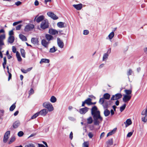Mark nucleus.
<instances>
[{
	"mask_svg": "<svg viewBox=\"0 0 147 147\" xmlns=\"http://www.w3.org/2000/svg\"><path fill=\"white\" fill-rule=\"evenodd\" d=\"M124 92L126 94V95H129L131 94L132 92V91L131 90H124Z\"/></svg>",
	"mask_w": 147,
	"mask_h": 147,
	"instance_id": "nucleus-35",
	"label": "nucleus"
},
{
	"mask_svg": "<svg viewBox=\"0 0 147 147\" xmlns=\"http://www.w3.org/2000/svg\"><path fill=\"white\" fill-rule=\"evenodd\" d=\"M15 140H16V138L14 136L12 137L11 138L9 142V144H11L12 142H13L14 141H15Z\"/></svg>",
	"mask_w": 147,
	"mask_h": 147,
	"instance_id": "nucleus-39",
	"label": "nucleus"
},
{
	"mask_svg": "<svg viewBox=\"0 0 147 147\" xmlns=\"http://www.w3.org/2000/svg\"><path fill=\"white\" fill-rule=\"evenodd\" d=\"M45 37L46 39L48 41L53 40V37L52 35L49 34H46Z\"/></svg>",
	"mask_w": 147,
	"mask_h": 147,
	"instance_id": "nucleus-20",
	"label": "nucleus"
},
{
	"mask_svg": "<svg viewBox=\"0 0 147 147\" xmlns=\"http://www.w3.org/2000/svg\"><path fill=\"white\" fill-rule=\"evenodd\" d=\"M110 94L108 93L105 94L103 95V98L105 99H109L110 98Z\"/></svg>",
	"mask_w": 147,
	"mask_h": 147,
	"instance_id": "nucleus-27",
	"label": "nucleus"
},
{
	"mask_svg": "<svg viewBox=\"0 0 147 147\" xmlns=\"http://www.w3.org/2000/svg\"><path fill=\"white\" fill-rule=\"evenodd\" d=\"M22 3L20 1H18L15 3V5H16L17 6H18L22 4Z\"/></svg>",
	"mask_w": 147,
	"mask_h": 147,
	"instance_id": "nucleus-50",
	"label": "nucleus"
},
{
	"mask_svg": "<svg viewBox=\"0 0 147 147\" xmlns=\"http://www.w3.org/2000/svg\"><path fill=\"white\" fill-rule=\"evenodd\" d=\"M10 133V131H8L5 133L3 140V141L4 143H5L7 141L9 138L8 136L9 135Z\"/></svg>",
	"mask_w": 147,
	"mask_h": 147,
	"instance_id": "nucleus-7",
	"label": "nucleus"
},
{
	"mask_svg": "<svg viewBox=\"0 0 147 147\" xmlns=\"http://www.w3.org/2000/svg\"><path fill=\"white\" fill-rule=\"evenodd\" d=\"M114 35L115 34L113 32H111L109 34L108 36L110 40L114 36Z\"/></svg>",
	"mask_w": 147,
	"mask_h": 147,
	"instance_id": "nucleus-31",
	"label": "nucleus"
},
{
	"mask_svg": "<svg viewBox=\"0 0 147 147\" xmlns=\"http://www.w3.org/2000/svg\"><path fill=\"white\" fill-rule=\"evenodd\" d=\"M133 132H129L128 133L127 135V137H130L132 135Z\"/></svg>",
	"mask_w": 147,
	"mask_h": 147,
	"instance_id": "nucleus-57",
	"label": "nucleus"
},
{
	"mask_svg": "<svg viewBox=\"0 0 147 147\" xmlns=\"http://www.w3.org/2000/svg\"><path fill=\"white\" fill-rule=\"evenodd\" d=\"M24 134L23 132L22 131H20L18 132V135L19 137H22L23 135Z\"/></svg>",
	"mask_w": 147,
	"mask_h": 147,
	"instance_id": "nucleus-44",
	"label": "nucleus"
},
{
	"mask_svg": "<svg viewBox=\"0 0 147 147\" xmlns=\"http://www.w3.org/2000/svg\"><path fill=\"white\" fill-rule=\"evenodd\" d=\"M146 117H145V116H144V117H142V121L144 123L146 122V120H145V118Z\"/></svg>",
	"mask_w": 147,
	"mask_h": 147,
	"instance_id": "nucleus-58",
	"label": "nucleus"
},
{
	"mask_svg": "<svg viewBox=\"0 0 147 147\" xmlns=\"http://www.w3.org/2000/svg\"><path fill=\"white\" fill-rule=\"evenodd\" d=\"M89 33V31L88 30H85L83 31V34L84 35H87Z\"/></svg>",
	"mask_w": 147,
	"mask_h": 147,
	"instance_id": "nucleus-49",
	"label": "nucleus"
},
{
	"mask_svg": "<svg viewBox=\"0 0 147 147\" xmlns=\"http://www.w3.org/2000/svg\"><path fill=\"white\" fill-rule=\"evenodd\" d=\"M20 52L21 53V54L22 56L24 58L25 57V50L23 49H20Z\"/></svg>",
	"mask_w": 147,
	"mask_h": 147,
	"instance_id": "nucleus-30",
	"label": "nucleus"
},
{
	"mask_svg": "<svg viewBox=\"0 0 147 147\" xmlns=\"http://www.w3.org/2000/svg\"><path fill=\"white\" fill-rule=\"evenodd\" d=\"M92 101V99L90 98H88L84 101L83 102L82 105V107H84L85 104H87L88 105H90V103Z\"/></svg>",
	"mask_w": 147,
	"mask_h": 147,
	"instance_id": "nucleus-9",
	"label": "nucleus"
},
{
	"mask_svg": "<svg viewBox=\"0 0 147 147\" xmlns=\"http://www.w3.org/2000/svg\"><path fill=\"white\" fill-rule=\"evenodd\" d=\"M38 15L36 16L34 19V21H36L37 23H39L42 21H43L44 19L45 16L43 15H41L38 17Z\"/></svg>",
	"mask_w": 147,
	"mask_h": 147,
	"instance_id": "nucleus-4",
	"label": "nucleus"
},
{
	"mask_svg": "<svg viewBox=\"0 0 147 147\" xmlns=\"http://www.w3.org/2000/svg\"><path fill=\"white\" fill-rule=\"evenodd\" d=\"M7 72L9 74V77H8V81H9L11 78V74L9 71L8 70Z\"/></svg>",
	"mask_w": 147,
	"mask_h": 147,
	"instance_id": "nucleus-54",
	"label": "nucleus"
},
{
	"mask_svg": "<svg viewBox=\"0 0 147 147\" xmlns=\"http://www.w3.org/2000/svg\"><path fill=\"white\" fill-rule=\"evenodd\" d=\"M49 27L48 21L47 19L44 20L40 24V27L43 29H45Z\"/></svg>",
	"mask_w": 147,
	"mask_h": 147,
	"instance_id": "nucleus-3",
	"label": "nucleus"
},
{
	"mask_svg": "<svg viewBox=\"0 0 147 147\" xmlns=\"http://www.w3.org/2000/svg\"><path fill=\"white\" fill-rule=\"evenodd\" d=\"M39 115L38 112H37L34 114V115H32L31 117V119H34L36 118L37 116H38Z\"/></svg>",
	"mask_w": 147,
	"mask_h": 147,
	"instance_id": "nucleus-42",
	"label": "nucleus"
},
{
	"mask_svg": "<svg viewBox=\"0 0 147 147\" xmlns=\"http://www.w3.org/2000/svg\"><path fill=\"white\" fill-rule=\"evenodd\" d=\"M132 71L131 69H129V71L127 72V75L128 76L131 75L132 74Z\"/></svg>",
	"mask_w": 147,
	"mask_h": 147,
	"instance_id": "nucleus-46",
	"label": "nucleus"
},
{
	"mask_svg": "<svg viewBox=\"0 0 147 147\" xmlns=\"http://www.w3.org/2000/svg\"><path fill=\"white\" fill-rule=\"evenodd\" d=\"M110 114V111L107 109L104 110V114L105 117L108 116Z\"/></svg>",
	"mask_w": 147,
	"mask_h": 147,
	"instance_id": "nucleus-23",
	"label": "nucleus"
},
{
	"mask_svg": "<svg viewBox=\"0 0 147 147\" xmlns=\"http://www.w3.org/2000/svg\"><path fill=\"white\" fill-rule=\"evenodd\" d=\"M113 143V140L112 138L109 139L106 142L107 145V147H110V146L112 145Z\"/></svg>",
	"mask_w": 147,
	"mask_h": 147,
	"instance_id": "nucleus-17",
	"label": "nucleus"
},
{
	"mask_svg": "<svg viewBox=\"0 0 147 147\" xmlns=\"http://www.w3.org/2000/svg\"><path fill=\"white\" fill-rule=\"evenodd\" d=\"M47 15L54 20H56L58 18V17L52 12H48L47 13Z\"/></svg>",
	"mask_w": 147,
	"mask_h": 147,
	"instance_id": "nucleus-8",
	"label": "nucleus"
},
{
	"mask_svg": "<svg viewBox=\"0 0 147 147\" xmlns=\"http://www.w3.org/2000/svg\"><path fill=\"white\" fill-rule=\"evenodd\" d=\"M141 114L142 115H144V116H145V117H147V109H146L145 110H144L142 112Z\"/></svg>",
	"mask_w": 147,
	"mask_h": 147,
	"instance_id": "nucleus-34",
	"label": "nucleus"
},
{
	"mask_svg": "<svg viewBox=\"0 0 147 147\" xmlns=\"http://www.w3.org/2000/svg\"><path fill=\"white\" fill-rule=\"evenodd\" d=\"M31 42L34 45H38V41L37 38H32L31 39Z\"/></svg>",
	"mask_w": 147,
	"mask_h": 147,
	"instance_id": "nucleus-19",
	"label": "nucleus"
},
{
	"mask_svg": "<svg viewBox=\"0 0 147 147\" xmlns=\"http://www.w3.org/2000/svg\"><path fill=\"white\" fill-rule=\"evenodd\" d=\"M122 95L121 93H117L113 95L111 98V100H118L121 98Z\"/></svg>",
	"mask_w": 147,
	"mask_h": 147,
	"instance_id": "nucleus-5",
	"label": "nucleus"
},
{
	"mask_svg": "<svg viewBox=\"0 0 147 147\" xmlns=\"http://www.w3.org/2000/svg\"><path fill=\"white\" fill-rule=\"evenodd\" d=\"M91 114L94 119V123L95 125H98L103 120L102 117L100 115V112L98 110L97 107L94 106L91 109Z\"/></svg>",
	"mask_w": 147,
	"mask_h": 147,
	"instance_id": "nucleus-1",
	"label": "nucleus"
},
{
	"mask_svg": "<svg viewBox=\"0 0 147 147\" xmlns=\"http://www.w3.org/2000/svg\"><path fill=\"white\" fill-rule=\"evenodd\" d=\"M49 60L48 59H41L40 63H49Z\"/></svg>",
	"mask_w": 147,
	"mask_h": 147,
	"instance_id": "nucleus-26",
	"label": "nucleus"
},
{
	"mask_svg": "<svg viewBox=\"0 0 147 147\" xmlns=\"http://www.w3.org/2000/svg\"><path fill=\"white\" fill-rule=\"evenodd\" d=\"M102 106L104 109H107L108 106V102L107 101H105L102 104Z\"/></svg>",
	"mask_w": 147,
	"mask_h": 147,
	"instance_id": "nucleus-29",
	"label": "nucleus"
},
{
	"mask_svg": "<svg viewBox=\"0 0 147 147\" xmlns=\"http://www.w3.org/2000/svg\"><path fill=\"white\" fill-rule=\"evenodd\" d=\"M124 123H126L127 125H131L132 123V122L131 120L130 119H127L126 121L124 122Z\"/></svg>",
	"mask_w": 147,
	"mask_h": 147,
	"instance_id": "nucleus-32",
	"label": "nucleus"
},
{
	"mask_svg": "<svg viewBox=\"0 0 147 147\" xmlns=\"http://www.w3.org/2000/svg\"><path fill=\"white\" fill-rule=\"evenodd\" d=\"M4 62L3 63V65H6L7 63V60L6 57H5L3 58Z\"/></svg>",
	"mask_w": 147,
	"mask_h": 147,
	"instance_id": "nucleus-59",
	"label": "nucleus"
},
{
	"mask_svg": "<svg viewBox=\"0 0 147 147\" xmlns=\"http://www.w3.org/2000/svg\"><path fill=\"white\" fill-rule=\"evenodd\" d=\"M57 26L60 28H65L66 27V24L63 22H59L57 24Z\"/></svg>",
	"mask_w": 147,
	"mask_h": 147,
	"instance_id": "nucleus-16",
	"label": "nucleus"
},
{
	"mask_svg": "<svg viewBox=\"0 0 147 147\" xmlns=\"http://www.w3.org/2000/svg\"><path fill=\"white\" fill-rule=\"evenodd\" d=\"M73 6L76 9L79 10L81 9L82 8V5L81 3L77 5H73Z\"/></svg>",
	"mask_w": 147,
	"mask_h": 147,
	"instance_id": "nucleus-18",
	"label": "nucleus"
},
{
	"mask_svg": "<svg viewBox=\"0 0 147 147\" xmlns=\"http://www.w3.org/2000/svg\"><path fill=\"white\" fill-rule=\"evenodd\" d=\"M34 93V90L32 88H31L29 92V95L33 94Z\"/></svg>",
	"mask_w": 147,
	"mask_h": 147,
	"instance_id": "nucleus-45",
	"label": "nucleus"
},
{
	"mask_svg": "<svg viewBox=\"0 0 147 147\" xmlns=\"http://www.w3.org/2000/svg\"><path fill=\"white\" fill-rule=\"evenodd\" d=\"M16 108L15 103L13 104L10 107L9 110L13 111Z\"/></svg>",
	"mask_w": 147,
	"mask_h": 147,
	"instance_id": "nucleus-37",
	"label": "nucleus"
},
{
	"mask_svg": "<svg viewBox=\"0 0 147 147\" xmlns=\"http://www.w3.org/2000/svg\"><path fill=\"white\" fill-rule=\"evenodd\" d=\"M73 134L72 132V131L70 133V134H69V138L71 140H72L73 139Z\"/></svg>",
	"mask_w": 147,
	"mask_h": 147,
	"instance_id": "nucleus-55",
	"label": "nucleus"
},
{
	"mask_svg": "<svg viewBox=\"0 0 147 147\" xmlns=\"http://www.w3.org/2000/svg\"><path fill=\"white\" fill-rule=\"evenodd\" d=\"M113 134H114V130H113L111 131L108 133L107 135V137L111 136Z\"/></svg>",
	"mask_w": 147,
	"mask_h": 147,
	"instance_id": "nucleus-48",
	"label": "nucleus"
},
{
	"mask_svg": "<svg viewBox=\"0 0 147 147\" xmlns=\"http://www.w3.org/2000/svg\"><path fill=\"white\" fill-rule=\"evenodd\" d=\"M108 54L107 53H105L103 56L102 60L103 61L105 60V59L107 58L108 56Z\"/></svg>",
	"mask_w": 147,
	"mask_h": 147,
	"instance_id": "nucleus-43",
	"label": "nucleus"
},
{
	"mask_svg": "<svg viewBox=\"0 0 147 147\" xmlns=\"http://www.w3.org/2000/svg\"><path fill=\"white\" fill-rule=\"evenodd\" d=\"M21 71L22 72L25 74L27 72V70H25L24 69H21Z\"/></svg>",
	"mask_w": 147,
	"mask_h": 147,
	"instance_id": "nucleus-62",
	"label": "nucleus"
},
{
	"mask_svg": "<svg viewBox=\"0 0 147 147\" xmlns=\"http://www.w3.org/2000/svg\"><path fill=\"white\" fill-rule=\"evenodd\" d=\"M5 38V35L4 34L1 35L0 36V40H2L4 39Z\"/></svg>",
	"mask_w": 147,
	"mask_h": 147,
	"instance_id": "nucleus-47",
	"label": "nucleus"
},
{
	"mask_svg": "<svg viewBox=\"0 0 147 147\" xmlns=\"http://www.w3.org/2000/svg\"><path fill=\"white\" fill-rule=\"evenodd\" d=\"M131 97L129 95H125L123 98V100L125 102H127L130 100Z\"/></svg>",
	"mask_w": 147,
	"mask_h": 147,
	"instance_id": "nucleus-13",
	"label": "nucleus"
},
{
	"mask_svg": "<svg viewBox=\"0 0 147 147\" xmlns=\"http://www.w3.org/2000/svg\"><path fill=\"white\" fill-rule=\"evenodd\" d=\"M105 101V99L103 98H100L99 102L100 104L102 105Z\"/></svg>",
	"mask_w": 147,
	"mask_h": 147,
	"instance_id": "nucleus-41",
	"label": "nucleus"
},
{
	"mask_svg": "<svg viewBox=\"0 0 147 147\" xmlns=\"http://www.w3.org/2000/svg\"><path fill=\"white\" fill-rule=\"evenodd\" d=\"M56 98L54 96H52L50 99V101L54 103L56 102Z\"/></svg>",
	"mask_w": 147,
	"mask_h": 147,
	"instance_id": "nucleus-33",
	"label": "nucleus"
},
{
	"mask_svg": "<svg viewBox=\"0 0 147 147\" xmlns=\"http://www.w3.org/2000/svg\"><path fill=\"white\" fill-rule=\"evenodd\" d=\"M19 37L20 38L22 41H26L27 40V38L26 36L22 34H20Z\"/></svg>",
	"mask_w": 147,
	"mask_h": 147,
	"instance_id": "nucleus-25",
	"label": "nucleus"
},
{
	"mask_svg": "<svg viewBox=\"0 0 147 147\" xmlns=\"http://www.w3.org/2000/svg\"><path fill=\"white\" fill-rule=\"evenodd\" d=\"M57 50V49H56L55 47L53 46V48L50 49L49 52H50L53 53L56 51Z\"/></svg>",
	"mask_w": 147,
	"mask_h": 147,
	"instance_id": "nucleus-40",
	"label": "nucleus"
},
{
	"mask_svg": "<svg viewBox=\"0 0 147 147\" xmlns=\"http://www.w3.org/2000/svg\"><path fill=\"white\" fill-rule=\"evenodd\" d=\"M89 108L87 107L80 109L79 110V112L81 114H84L88 111Z\"/></svg>",
	"mask_w": 147,
	"mask_h": 147,
	"instance_id": "nucleus-12",
	"label": "nucleus"
},
{
	"mask_svg": "<svg viewBox=\"0 0 147 147\" xmlns=\"http://www.w3.org/2000/svg\"><path fill=\"white\" fill-rule=\"evenodd\" d=\"M42 105L44 107L47 108L48 111L49 112L52 111L54 110V108L52 105L49 102H45L43 103Z\"/></svg>",
	"mask_w": 147,
	"mask_h": 147,
	"instance_id": "nucleus-2",
	"label": "nucleus"
},
{
	"mask_svg": "<svg viewBox=\"0 0 147 147\" xmlns=\"http://www.w3.org/2000/svg\"><path fill=\"white\" fill-rule=\"evenodd\" d=\"M126 106V104H124L123 106L120 107V110L121 112H122L125 109V108Z\"/></svg>",
	"mask_w": 147,
	"mask_h": 147,
	"instance_id": "nucleus-36",
	"label": "nucleus"
},
{
	"mask_svg": "<svg viewBox=\"0 0 147 147\" xmlns=\"http://www.w3.org/2000/svg\"><path fill=\"white\" fill-rule=\"evenodd\" d=\"M49 41L47 42L45 39H43L41 41V44L45 47L47 48L48 44L49 43Z\"/></svg>",
	"mask_w": 147,
	"mask_h": 147,
	"instance_id": "nucleus-14",
	"label": "nucleus"
},
{
	"mask_svg": "<svg viewBox=\"0 0 147 147\" xmlns=\"http://www.w3.org/2000/svg\"><path fill=\"white\" fill-rule=\"evenodd\" d=\"M22 22V21H19L18 22H14L13 24V25L14 26L17 25V24H19V23H21Z\"/></svg>",
	"mask_w": 147,
	"mask_h": 147,
	"instance_id": "nucleus-56",
	"label": "nucleus"
},
{
	"mask_svg": "<svg viewBox=\"0 0 147 147\" xmlns=\"http://www.w3.org/2000/svg\"><path fill=\"white\" fill-rule=\"evenodd\" d=\"M34 27V26L33 24H29L27 25L25 27L24 31L25 32H29L30 30H32Z\"/></svg>",
	"mask_w": 147,
	"mask_h": 147,
	"instance_id": "nucleus-6",
	"label": "nucleus"
},
{
	"mask_svg": "<svg viewBox=\"0 0 147 147\" xmlns=\"http://www.w3.org/2000/svg\"><path fill=\"white\" fill-rule=\"evenodd\" d=\"M105 133L104 132L102 133L100 136V138H101L104 136Z\"/></svg>",
	"mask_w": 147,
	"mask_h": 147,
	"instance_id": "nucleus-63",
	"label": "nucleus"
},
{
	"mask_svg": "<svg viewBox=\"0 0 147 147\" xmlns=\"http://www.w3.org/2000/svg\"><path fill=\"white\" fill-rule=\"evenodd\" d=\"M88 135L89 138H92L93 136V134L91 132H90L89 133Z\"/></svg>",
	"mask_w": 147,
	"mask_h": 147,
	"instance_id": "nucleus-52",
	"label": "nucleus"
},
{
	"mask_svg": "<svg viewBox=\"0 0 147 147\" xmlns=\"http://www.w3.org/2000/svg\"><path fill=\"white\" fill-rule=\"evenodd\" d=\"M20 123L19 121H16L14 122L13 124V127L14 128H16L20 125Z\"/></svg>",
	"mask_w": 147,
	"mask_h": 147,
	"instance_id": "nucleus-21",
	"label": "nucleus"
},
{
	"mask_svg": "<svg viewBox=\"0 0 147 147\" xmlns=\"http://www.w3.org/2000/svg\"><path fill=\"white\" fill-rule=\"evenodd\" d=\"M89 142H85L82 144V147H88Z\"/></svg>",
	"mask_w": 147,
	"mask_h": 147,
	"instance_id": "nucleus-38",
	"label": "nucleus"
},
{
	"mask_svg": "<svg viewBox=\"0 0 147 147\" xmlns=\"http://www.w3.org/2000/svg\"><path fill=\"white\" fill-rule=\"evenodd\" d=\"M22 25L21 24L18 25L16 27V29L17 30H19L22 26Z\"/></svg>",
	"mask_w": 147,
	"mask_h": 147,
	"instance_id": "nucleus-51",
	"label": "nucleus"
},
{
	"mask_svg": "<svg viewBox=\"0 0 147 147\" xmlns=\"http://www.w3.org/2000/svg\"><path fill=\"white\" fill-rule=\"evenodd\" d=\"M14 40V38L12 36H10L8 39V42L10 43H12Z\"/></svg>",
	"mask_w": 147,
	"mask_h": 147,
	"instance_id": "nucleus-22",
	"label": "nucleus"
},
{
	"mask_svg": "<svg viewBox=\"0 0 147 147\" xmlns=\"http://www.w3.org/2000/svg\"><path fill=\"white\" fill-rule=\"evenodd\" d=\"M16 56L18 61L20 62L22 61V58L21 57L20 54L18 51H17L16 53Z\"/></svg>",
	"mask_w": 147,
	"mask_h": 147,
	"instance_id": "nucleus-24",
	"label": "nucleus"
},
{
	"mask_svg": "<svg viewBox=\"0 0 147 147\" xmlns=\"http://www.w3.org/2000/svg\"><path fill=\"white\" fill-rule=\"evenodd\" d=\"M13 32L12 30H11L10 31L9 33V34L10 36H11V35H13Z\"/></svg>",
	"mask_w": 147,
	"mask_h": 147,
	"instance_id": "nucleus-64",
	"label": "nucleus"
},
{
	"mask_svg": "<svg viewBox=\"0 0 147 147\" xmlns=\"http://www.w3.org/2000/svg\"><path fill=\"white\" fill-rule=\"evenodd\" d=\"M49 32L50 34L53 35L57 34L58 33L57 31L52 28L49 29Z\"/></svg>",
	"mask_w": 147,
	"mask_h": 147,
	"instance_id": "nucleus-15",
	"label": "nucleus"
},
{
	"mask_svg": "<svg viewBox=\"0 0 147 147\" xmlns=\"http://www.w3.org/2000/svg\"><path fill=\"white\" fill-rule=\"evenodd\" d=\"M69 119L72 121H74L75 120V119L73 117H68Z\"/></svg>",
	"mask_w": 147,
	"mask_h": 147,
	"instance_id": "nucleus-60",
	"label": "nucleus"
},
{
	"mask_svg": "<svg viewBox=\"0 0 147 147\" xmlns=\"http://www.w3.org/2000/svg\"><path fill=\"white\" fill-rule=\"evenodd\" d=\"M57 41L58 46L61 48H63L64 46L63 42L59 38H57Z\"/></svg>",
	"mask_w": 147,
	"mask_h": 147,
	"instance_id": "nucleus-10",
	"label": "nucleus"
},
{
	"mask_svg": "<svg viewBox=\"0 0 147 147\" xmlns=\"http://www.w3.org/2000/svg\"><path fill=\"white\" fill-rule=\"evenodd\" d=\"M87 123L88 124L92 123L93 122V119L92 117H90L87 119Z\"/></svg>",
	"mask_w": 147,
	"mask_h": 147,
	"instance_id": "nucleus-28",
	"label": "nucleus"
},
{
	"mask_svg": "<svg viewBox=\"0 0 147 147\" xmlns=\"http://www.w3.org/2000/svg\"><path fill=\"white\" fill-rule=\"evenodd\" d=\"M27 147H35V146L34 144H29L27 145Z\"/></svg>",
	"mask_w": 147,
	"mask_h": 147,
	"instance_id": "nucleus-61",
	"label": "nucleus"
},
{
	"mask_svg": "<svg viewBox=\"0 0 147 147\" xmlns=\"http://www.w3.org/2000/svg\"><path fill=\"white\" fill-rule=\"evenodd\" d=\"M12 51L13 53H16V49L15 47L14 46L12 47Z\"/></svg>",
	"mask_w": 147,
	"mask_h": 147,
	"instance_id": "nucleus-53",
	"label": "nucleus"
},
{
	"mask_svg": "<svg viewBox=\"0 0 147 147\" xmlns=\"http://www.w3.org/2000/svg\"><path fill=\"white\" fill-rule=\"evenodd\" d=\"M39 115L43 116H45L47 114L48 112V110L46 109H43L38 112Z\"/></svg>",
	"mask_w": 147,
	"mask_h": 147,
	"instance_id": "nucleus-11",
	"label": "nucleus"
}]
</instances>
